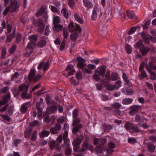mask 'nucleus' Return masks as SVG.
I'll return each mask as SVG.
<instances>
[{
    "mask_svg": "<svg viewBox=\"0 0 156 156\" xmlns=\"http://www.w3.org/2000/svg\"><path fill=\"white\" fill-rule=\"evenodd\" d=\"M146 68L148 72L150 74V77L151 79L155 80L156 79V74L153 72L152 70L156 69V66L154 64L153 62H150L148 65H147Z\"/></svg>",
    "mask_w": 156,
    "mask_h": 156,
    "instance_id": "8",
    "label": "nucleus"
},
{
    "mask_svg": "<svg viewBox=\"0 0 156 156\" xmlns=\"http://www.w3.org/2000/svg\"><path fill=\"white\" fill-rule=\"evenodd\" d=\"M107 83L105 84H103L104 85H106V87L107 89L108 90H113L115 88L114 86L112 85Z\"/></svg>",
    "mask_w": 156,
    "mask_h": 156,
    "instance_id": "47",
    "label": "nucleus"
},
{
    "mask_svg": "<svg viewBox=\"0 0 156 156\" xmlns=\"http://www.w3.org/2000/svg\"><path fill=\"white\" fill-rule=\"evenodd\" d=\"M36 70L34 69H31L29 73L28 78L29 81L34 83L37 81L41 77V75L37 74L35 75Z\"/></svg>",
    "mask_w": 156,
    "mask_h": 156,
    "instance_id": "7",
    "label": "nucleus"
},
{
    "mask_svg": "<svg viewBox=\"0 0 156 156\" xmlns=\"http://www.w3.org/2000/svg\"><path fill=\"white\" fill-rule=\"evenodd\" d=\"M83 137L82 136L76 138L73 142V151L75 152L78 151L80 147V145L83 140Z\"/></svg>",
    "mask_w": 156,
    "mask_h": 156,
    "instance_id": "10",
    "label": "nucleus"
},
{
    "mask_svg": "<svg viewBox=\"0 0 156 156\" xmlns=\"http://www.w3.org/2000/svg\"><path fill=\"white\" fill-rule=\"evenodd\" d=\"M50 134L49 131H42L40 133V136L41 137L43 138L44 137L47 136Z\"/></svg>",
    "mask_w": 156,
    "mask_h": 156,
    "instance_id": "46",
    "label": "nucleus"
},
{
    "mask_svg": "<svg viewBox=\"0 0 156 156\" xmlns=\"http://www.w3.org/2000/svg\"><path fill=\"white\" fill-rule=\"evenodd\" d=\"M40 104L38 102H37L36 107L37 109L38 112L37 117L40 119H41L42 116L43 112L42 108L40 106Z\"/></svg>",
    "mask_w": 156,
    "mask_h": 156,
    "instance_id": "22",
    "label": "nucleus"
},
{
    "mask_svg": "<svg viewBox=\"0 0 156 156\" xmlns=\"http://www.w3.org/2000/svg\"><path fill=\"white\" fill-rule=\"evenodd\" d=\"M74 17L75 20L80 24L83 23V20L80 18L79 16L77 14H75L74 15Z\"/></svg>",
    "mask_w": 156,
    "mask_h": 156,
    "instance_id": "48",
    "label": "nucleus"
},
{
    "mask_svg": "<svg viewBox=\"0 0 156 156\" xmlns=\"http://www.w3.org/2000/svg\"><path fill=\"white\" fill-rule=\"evenodd\" d=\"M107 142V139L105 138H101L100 139H98V138H94L93 139L94 144L95 145H97L98 144L100 143L98 145H103L106 143Z\"/></svg>",
    "mask_w": 156,
    "mask_h": 156,
    "instance_id": "17",
    "label": "nucleus"
},
{
    "mask_svg": "<svg viewBox=\"0 0 156 156\" xmlns=\"http://www.w3.org/2000/svg\"><path fill=\"white\" fill-rule=\"evenodd\" d=\"M57 107L56 106L51 105L48 106L47 108V111L50 114L55 113L57 111Z\"/></svg>",
    "mask_w": 156,
    "mask_h": 156,
    "instance_id": "27",
    "label": "nucleus"
},
{
    "mask_svg": "<svg viewBox=\"0 0 156 156\" xmlns=\"http://www.w3.org/2000/svg\"><path fill=\"white\" fill-rule=\"evenodd\" d=\"M24 88V86L22 84L20 85L18 87V89H16L15 91L16 95H18L20 94V92L23 91L21 94V97L22 98L26 99H29L31 98V95L27 94V89Z\"/></svg>",
    "mask_w": 156,
    "mask_h": 156,
    "instance_id": "6",
    "label": "nucleus"
},
{
    "mask_svg": "<svg viewBox=\"0 0 156 156\" xmlns=\"http://www.w3.org/2000/svg\"><path fill=\"white\" fill-rule=\"evenodd\" d=\"M49 8H50L52 12L56 13L58 15L60 14V12L59 11L57 8L55 6L52 5H49Z\"/></svg>",
    "mask_w": 156,
    "mask_h": 156,
    "instance_id": "42",
    "label": "nucleus"
},
{
    "mask_svg": "<svg viewBox=\"0 0 156 156\" xmlns=\"http://www.w3.org/2000/svg\"><path fill=\"white\" fill-rule=\"evenodd\" d=\"M31 130H30L28 131H26L24 133L25 137L26 138H29L30 137L31 134Z\"/></svg>",
    "mask_w": 156,
    "mask_h": 156,
    "instance_id": "60",
    "label": "nucleus"
},
{
    "mask_svg": "<svg viewBox=\"0 0 156 156\" xmlns=\"http://www.w3.org/2000/svg\"><path fill=\"white\" fill-rule=\"evenodd\" d=\"M126 13L128 17L130 19H133L134 18L135 15L133 11L127 10L126 12Z\"/></svg>",
    "mask_w": 156,
    "mask_h": 156,
    "instance_id": "39",
    "label": "nucleus"
},
{
    "mask_svg": "<svg viewBox=\"0 0 156 156\" xmlns=\"http://www.w3.org/2000/svg\"><path fill=\"white\" fill-rule=\"evenodd\" d=\"M16 48V45L14 44L12 45L9 50V52L10 54H12L15 51Z\"/></svg>",
    "mask_w": 156,
    "mask_h": 156,
    "instance_id": "55",
    "label": "nucleus"
},
{
    "mask_svg": "<svg viewBox=\"0 0 156 156\" xmlns=\"http://www.w3.org/2000/svg\"><path fill=\"white\" fill-rule=\"evenodd\" d=\"M66 70L68 72V76L73 75L76 73V71L73 69V66L72 65H69L66 68Z\"/></svg>",
    "mask_w": 156,
    "mask_h": 156,
    "instance_id": "24",
    "label": "nucleus"
},
{
    "mask_svg": "<svg viewBox=\"0 0 156 156\" xmlns=\"http://www.w3.org/2000/svg\"><path fill=\"white\" fill-rule=\"evenodd\" d=\"M43 117L44 118V121L46 123H48L50 125H52L54 122V120L50 118L48 114H47L46 116L44 115Z\"/></svg>",
    "mask_w": 156,
    "mask_h": 156,
    "instance_id": "26",
    "label": "nucleus"
},
{
    "mask_svg": "<svg viewBox=\"0 0 156 156\" xmlns=\"http://www.w3.org/2000/svg\"><path fill=\"white\" fill-rule=\"evenodd\" d=\"M122 78L123 79L124 81L127 84H128L129 83V76L124 72H122Z\"/></svg>",
    "mask_w": 156,
    "mask_h": 156,
    "instance_id": "41",
    "label": "nucleus"
},
{
    "mask_svg": "<svg viewBox=\"0 0 156 156\" xmlns=\"http://www.w3.org/2000/svg\"><path fill=\"white\" fill-rule=\"evenodd\" d=\"M76 77L77 80H80L82 79V73L80 71L77 72L76 74Z\"/></svg>",
    "mask_w": 156,
    "mask_h": 156,
    "instance_id": "63",
    "label": "nucleus"
},
{
    "mask_svg": "<svg viewBox=\"0 0 156 156\" xmlns=\"http://www.w3.org/2000/svg\"><path fill=\"white\" fill-rule=\"evenodd\" d=\"M96 72L100 76L103 77V79L105 78L104 76L106 73V69L104 66L101 67L96 71Z\"/></svg>",
    "mask_w": 156,
    "mask_h": 156,
    "instance_id": "21",
    "label": "nucleus"
},
{
    "mask_svg": "<svg viewBox=\"0 0 156 156\" xmlns=\"http://www.w3.org/2000/svg\"><path fill=\"white\" fill-rule=\"evenodd\" d=\"M122 82L120 80H118L115 83L114 86L115 88L118 89L121 86Z\"/></svg>",
    "mask_w": 156,
    "mask_h": 156,
    "instance_id": "56",
    "label": "nucleus"
},
{
    "mask_svg": "<svg viewBox=\"0 0 156 156\" xmlns=\"http://www.w3.org/2000/svg\"><path fill=\"white\" fill-rule=\"evenodd\" d=\"M141 107L140 105H134L130 107V110L129 112V114L132 115H134L139 112V109Z\"/></svg>",
    "mask_w": 156,
    "mask_h": 156,
    "instance_id": "13",
    "label": "nucleus"
},
{
    "mask_svg": "<svg viewBox=\"0 0 156 156\" xmlns=\"http://www.w3.org/2000/svg\"><path fill=\"white\" fill-rule=\"evenodd\" d=\"M13 110V107L12 106H8L6 111V113L10 115H12V114Z\"/></svg>",
    "mask_w": 156,
    "mask_h": 156,
    "instance_id": "53",
    "label": "nucleus"
},
{
    "mask_svg": "<svg viewBox=\"0 0 156 156\" xmlns=\"http://www.w3.org/2000/svg\"><path fill=\"white\" fill-rule=\"evenodd\" d=\"M70 146L69 143L64 144L63 146L66 147L65 154L66 156H69L71 154L72 150L70 148Z\"/></svg>",
    "mask_w": 156,
    "mask_h": 156,
    "instance_id": "20",
    "label": "nucleus"
},
{
    "mask_svg": "<svg viewBox=\"0 0 156 156\" xmlns=\"http://www.w3.org/2000/svg\"><path fill=\"white\" fill-rule=\"evenodd\" d=\"M60 21V18L58 16H53V23L55 25L58 24Z\"/></svg>",
    "mask_w": 156,
    "mask_h": 156,
    "instance_id": "37",
    "label": "nucleus"
},
{
    "mask_svg": "<svg viewBox=\"0 0 156 156\" xmlns=\"http://www.w3.org/2000/svg\"><path fill=\"white\" fill-rule=\"evenodd\" d=\"M51 29V28L48 25H47L46 26V28L44 31V34L45 35L48 36L49 35Z\"/></svg>",
    "mask_w": 156,
    "mask_h": 156,
    "instance_id": "57",
    "label": "nucleus"
},
{
    "mask_svg": "<svg viewBox=\"0 0 156 156\" xmlns=\"http://www.w3.org/2000/svg\"><path fill=\"white\" fill-rule=\"evenodd\" d=\"M78 36V33L76 32H75L73 34H72L70 35L71 40L73 41H75L77 39Z\"/></svg>",
    "mask_w": 156,
    "mask_h": 156,
    "instance_id": "45",
    "label": "nucleus"
},
{
    "mask_svg": "<svg viewBox=\"0 0 156 156\" xmlns=\"http://www.w3.org/2000/svg\"><path fill=\"white\" fill-rule=\"evenodd\" d=\"M115 145L113 143H110L108 144V147H106L104 144L98 145L96 147V150L97 152L102 153L105 151L107 152L108 154H111L113 152V149L115 148Z\"/></svg>",
    "mask_w": 156,
    "mask_h": 156,
    "instance_id": "3",
    "label": "nucleus"
},
{
    "mask_svg": "<svg viewBox=\"0 0 156 156\" xmlns=\"http://www.w3.org/2000/svg\"><path fill=\"white\" fill-rule=\"evenodd\" d=\"M22 37L21 34L18 33L16 38V41L17 44H18L20 42L22 39Z\"/></svg>",
    "mask_w": 156,
    "mask_h": 156,
    "instance_id": "49",
    "label": "nucleus"
},
{
    "mask_svg": "<svg viewBox=\"0 0 156 156\" xmlns=\"http://www.w3.org/2000/svg\"><path fill=\"white\" fill-rule=\"evenodd\" d=\"M15 37L14 35L12 34L9 33L7 34L6 37V39L5 40V42L7 43H9L11 42L12 39H13Z\"/></svg>",
    "mask_w": 156,
    "mask_h": 156,
    "instance_id": "35",
    "label": "nucleus"
},
{
    "mask_svg": "<svg viewBox=\"0 0 156 156\" xmlns=\"http://www.w3.org/2000/svg\"><path fill=\"white\" fill-rule=\"evenodd\" d=\"M68 4L70 8L72 9H73L75 5V2L74 0H67Z\"/></svg>",
    "mask_w": 156,
    "mask_h": 156,
    "instance_id": "43",
    "label": "nucleus"
},
{
    "mask_svg": "<svg viewBox=\"0 0 156 156\" xmlns=\"http://www.w3.org/2000/svg\"><path fill=\"white\" fill-rule=\"evenodd\" d=\"M30 20L36 27H38V31L40 33H43L45 27V25L43 23V20L42 18H40L37 19H35L34 17L30 18Z\"/></svg>",
    "mask_w": 156,
    "mask_h": 156,
    "instance_id": "5",
    "label": "nucleus"
},
{
    "mask_svg": "<svg viewBox=\"0 0 156 156\" xmlns=\"http://www.w3.org/2000/svg\"><path fill=\"white\" fill-rule=\"evenodd\" d=\"M92 147L88 142L87 140H85L82 145V147L81 149L79 150V152H84L87 150H90Z\"/></svg>",
    "mask_w": 156,
    "mask_h": 156,
    "instance_id": "16",
    "label": "nucleus"
},
{
    "mask_svg": "<svg viewBox=\"0 0 156 156\" xmlns=\"http://www.w3.org/2000/svg\"><path fill=\"white\" fill-rule=\"evenodd\" d=\"M83 3L87 10L92 9L93 7V4L89 0H83Z\"/></svg>",
    "mask_w": 156,
    "mask_h": 156,
    "instance_id": "23",
    "label": "nucleus"
},
{
    "mask_svg": "<svg viewBox=\"0 0 156 156\" xmlns=\"http://www.w3.org/2000/svg\"><path fill=\"white\" fill-rule=\"evenodd\" d=\"M124 127L128 131L131 132L132 134L134 136L136 135L137 133L140 132L138 127L130 122H126L124 124Z\"/></svg>",
    "mask_w": 156,
    "mask_h": 156,
    "instance_id": "4",
    "label": "nucleus"
},
{
    "mask_svg": "<svg viewBox=\"0 0 156 156\" xmlns=\"http://www.w3.org/2000/svg\"><path fill=\"white\" fill-rule=\"evenodd\" d=\"M68 131H65L63 134V139L64 140V143L67 144L69 143V140L68 138Z\"/></svg>",
    "mask_w": 156,
    "mask_h": 156,
    "instance_id": "33",
    "label": "nucleus"
},
{
    "mask_svg": "<svg viewBox=\"0 0 156 156\" xmlns=\"http://www.w3.org/2000/svg\"><path fill=\"white\" fill-rule=\"evenodd\" d=\"M141 37L146 44H147L150 42V41L152 38V36L149 34H147L144 32H142Z\"/></svg>",
    "mask_w": 156,
    "mask_h": 156,
    "instance_id": "15",
    "label": "nucleus"
},
{
    "mask_svg": "<svg viewBox=\"0 0 156 156\" xmlns=\"http://www.w3.org/2000/svg\"><path fill=\"white\" fill-rule=\"evenodd\" d=\"M37 132L36 130H34L31 137V140L32 141H35L37 137Z\"/></svg>",
    "mask_w": 156,
    "mask_h": 156,
    "instance_id": "58",
    "label": "nucleus"
},
{
    "mask_svg": "<svg viewBox=\"0 0 156 156\" xmlns=\"http://www.w3.org/2000/svg\"><path fill=\"white\" fill-rule=\"evenodd\" d=\"M100 12L99 15V16H101L102 15V12L101 9L97 5H95L92 10V13L91 14V19L92 21L95 20L97 19L98 14Z\"/></svg>",
    "mask_w": 156,
    "mask_h": 156,
    "instance_id": "9",
    "label": "nucleus"
},
{
    "mask_svg": "<svg viewBox=\"0 0 156 156\" xmlns=\"http://www.w3.org/2000/svg\"><path fill=\"white\" fill-rule=\"evenodd\" d=\"M12 27V26L10 24H8L7 26V31H5V34L7 35L8 34L11 32Z\"/></svg>",
    "mask_w": 156,
    "mask_h": 156,
    "instance_id": "61",
    "label": "nucleus"
},
{
    "mask_svg": "<svg viewBox=\"0 0 156 156\" xmlns=\"http://www.w3.org/2000/svg\"><path fill=\"white\" fill-rule=\"evenodd\" d=\"M151 50V48L148 47H145L144 46L140 51L143 55H145Z\"/></svg>",
    "mask_w": 156,
    "mask_h": 156,
    "instance_id": "34",
    "label": "nucleus"
},
{
    "mask_svg": "<svg viewBox=\"0 0 156 156\" xmlns=\"http://www.w3.org/2000/svg\"><path fill=\"white\" fill-rule=\"evenodd\" d=\"M78 110L77 108L74 109L73 111L72 116L73 118L72 126L73 127L72 132L74 134H76L79 131L80 129L82 128L83 125L80 123V119L78 118Z\"/></svg>",
    "mask_w": 156,
    "mask_h": 156,
    "instance_id": "1",
    "label": "nucleus"
},
{
    "mask_svg": "<svg viewBox=\"0 0 156 156\" xmlns=\"http://www.w3.org/2000/svg\"><path fill=\"white\" fill-rule=\"evenodd\" d=\"M68 29L70 32H74L75 30V27L72 22H70L68 24Z\"/></svg>",
    "mask_w": 156,
    "mask_h": 156,
    "instance_id": "36",
    "label": "nucleus"
},
{
    "mask_svg": "<svg viewBox=\"0 0 156 156\" xmlns=\"http://www.w3.org/2000/svg\"><path fill=\"white\" fill-rule=\"evenodd\" d=\"M119 75L118 73L115 72H113L110 74V71L107 70L105 76V78L102 79L101 81L102 84H105L109 83L110 81H116L119 78Z\"/></svg>",
    "mask_w": 156,
    "mask_h": 156,
    "instance_id": "2",
    "label": "nucleus"
},
{
    "mask_svg": "<svg viewBox=\"0 0 156 156\" xmlns=\"http://www.w3.org/2000/svg\"><path fill=\"white\" fill-rule=\"evenodd\" d=\"M9 88L8 87H3L1 90L0 92L1 94H5L8 92Z\"/></svg>",
    "mask_w": 156,
    "mask_h": 156,
    "instance_id": "64",
    "label": "nucleus"
},
{
    "mask_svg": "<svg viewBox=\"0 0 156 156\" xmlns=\"http://www.w3.org/2000/svg\"><path fill=\"white\" fill-rule=\"evenodd\" d=\"M49 144L50 148L51 150H53L55 148L56 150L60 151L61 149L60 144L56 143L54 141H51Z\"/></svg>",
    "mask_w": 156,
    "mask_h": 156,
    "instance_id": "14",
    "label": "nucleus"
},
{
    "mask_svg": "<svg viewBox=\"0 0 156 156\" xmlns=\"http://www.w3.org/2000/svg\"><path fill=\"white\" fill-rule=\"evenodd\" d=\"M43 15V16L45 21H46L48 18L47 11L45 8L44 7L40 8L36 12L35 16L38 17Z\"/></svg>",
    "mask_w": 156,
    "mask_h": 156,
    "instance_id": "11",
    "label": "nucleus"
},
{
    "mask_svg": "<svg viewBox=\"0 0 156 156\" xmlns=\"http://www.w3.org/2000/svg\"><path fill=\"white\" fill-rule=\"evenodd\" d=\"M76 60L78 62L77 66L79 68L81 69L83 68L86 66L85 64V60L81 57H78L77 58Z\"/></svg>",
    "mask_w": 156,
    "mask_h": 156,
    "instance_id": "18",
    "label": "nucleus"
},
{
    "mask_svg": "<svg viewBox=\"0 0 156 156\" xmlns=\"http://www.w3.org/2000/svg\"><path fill=\"white\" fill-rule=\"evenodd\" d=\"M61 129V125L58 123H57L55 126V128L52 127L51 128L50 131L51 133L53 134H56L58 132L60 131Z\"/></svg>",
    "mask_w": 156,
    "mask_h": 156,
    "instance_id": "19",
    "label": "nucleus"
},
{
    "mask_svg": "<svg viewBox=\"0 0 156 156\" xmlns=\"http://www.w3.org/2000/svg\"><path fill=\"white\" fill-rule=\"evenodd\" d=\"M103 130L105 132H109L112 129V126L107 124H105L103 126Z\"/></svg>",
    "mask_w": 156,
    "mask_h": 156,
    "instance_id": "32",
    "label": "nucleus"
},
{
    "mask_svg": "<svg viewBox=\"0 0 156 156\" xmlns=\"http://www.w3.org/2000/svg\"><path fill=\"white\" fill-rule=\"evenodd\" d=\"M30 103V102H28L23 103L21 105V112L22 113H25L28 110V107Z\"/></svg>",
    "mask_w": 156,
    "mask_h": 156,
    "instance_id": "29",
    "label": "nucleus"
},
{
    "mask_svg": "<svg viewBox=\"0 0 156 156\" xmlns=\"http://www.w3.org/2000/svg\"><path fill=\"white\" fill-rule=\"evenodd\" d=\"M66 41L63 40L61 44L60 47V50L61 51H62L64 49L66 45Z\"/></svg>",
    "mask_w": 156,
    "mask_h": 156,
    "instance_id": "62",
    "label": "nucleus"
},
{
    "mask_svg": "<svg viewBox=\"0 0 156 156\" xmlns=\"http://www.w3.org/2000/svg\"><path fill=\"white\" fill-rule=\"evenodd\" d=\"M121 105L118 102L114 103L112 105V108L118 109L121 106Z\"/></svg>",
    "mask_w": 156,
    "mask_h": 156,
    "instance_id": "51",
    "label": "nucleus"
},
{
    "mask_svg": "<svg viewBox=\"0 0 156 156\" xmlns=\"http://www.w3.org/2000/svg\"><path fill=\"white\" fill-rule=\"evenodd\" d=\"M100 76L96 72L94 74L93 76V78L97 81H99L101 80Z\"/></svg>",
    "mask_w": 156,
    "mask_h": 156,
    "instance_id": "59",
    "label": "nucleus"
},
{
    "mask_svg": "<svg viewBox=\"0 0 156 156\" xmlns=\"http://www.w3.org/2000/svg\"><path fill=\"white\" fill-rule=\"evenodd\" d=\"M134 46L135 48L139 49L140 51L144 46V45L143 44L142 41L139 40L134 45Z\"/></svg>",
    "mask_w": 156,
    "mask_h": 156,
    "instance_id": "30",
    "label": "nucleus"
},
{
    "mask_svg": "<svg viewBox=\"0 0 156 156\" xmlns=\"http://www.w3.org/2000/svg\"><path fill=\"white\" fill-rule=\"evenodd\" d=\"M147 148L148 151L150 153H153L155 150V147L152 142H149L147 144Z\"/></svg>",
    "mask_w": 156,
    "mask_h": 156,
    "instance_id": "28",
    "label": "nucleus"
},
{
    "mask_svg": "<svg viewBox=\"0 0 156 156\" xmlns=\"http://www.w3.org/2000/svg\"><path fill=\"white\" fill-rule=\"evenodd\" d=\"M10 2L11 4L10 12L11 13L16 12L17 9L19 7L17 0H11Z\"/></svg>",
    "mask_w": 156,
    "mask_h": 156,
    "instance_id": "12",
    "label": "nucleus"
},
{
    "mask_svg": "<svg viewBox=\"0 0 156 156\" xmlns=\"http://www.w3.org/2000/svg\"><path fill=\"white\" fill-rule=\"evenodd\" d=\"M63 26L62 25L56 24L54 26V29L56 31H60L63 28Z\"/></svg>",
    "mask_w": 156,
    "mask_h": 156,
    "instance_id": "50",
    "label": "nucleus"
},
{
    "mask_svg": "<svg viewBox=\"0 0 156 156\" xmlns=\"http://www.w3.org/2000/svg\"><path fill=\"white\" fill-rule=\"evenodd\" d=\"M125 48L128 54H130L132 51V48L131 46L128 44L125 45Z\"/></svg>",
    "mask_w": 156,
    "mask_h": 156,
    "instance_id": "54",
    "label": "nucleus"
},
{
    "mask_svg": "<svg viewBox=\"0 0 156 156\" xmlns=\"http://www.w3.org/2000/svg\"><path fill=\"white\" fill-rule=\"evenodd\" d=\"M133 100L129 98H126L123 99L122 101V103L124 105H128L131 104Z\"/></svg>",
    "mask_w": 156,
    "mask_h": 156,
    "instance_id": "31",
    "label": "nucleus"
},
{
    "mask_svg": "<svg viewBox=\"0 0 156 156\" xmlns=\"http://www.w3.org/2000/svg\"><path fill=\"white\" fill-rule=\"evenodd\" d=\"M29 40L32 42H34L37 41V37L34 35H32L29 37Z\"/></svg>",
    "mask_w": 156,
    "mask_h": 156,
    "instance_id": "52",
    "label": "nucleus"
},
{
    "mask_svg": "<svg viewBox=\"0 0 156 156\" xmlns=\"http://www.w3.org/2000/svg\"><path fill=\"white\" fill-rule=\"evenodd\" d=\"M61 13L66 18H67L68 17L69 14L68 11L65 8H63L61 10Z\"/></svg>",
    "mask_w": 156,
    "mask_h": 156,
    "instance_id": "38",
    "label": "nucleus"
},
{
    "mask_svg": "<svg viewBox=\"0 0 156 156\" xmlns=\"http://www.w3.org/2000/svg\"><path fill=\"white\" fill-rule=\"evenodd\" d=\"M10 98V94L9 92H8L6 94L3 96L2 101L4 103V104L5 105L9 101Z\"/></svg>",
    "mask_w": 156,
    "mask_h": 156,
    "instance_id": "25",
    "label": "nucleus"
},
{
    "mask_svg": "<svg viewBox=\"0 0 156 156\" xmlns=\"http://www.w3.org/2000/svg\"><path fill=\"white\" fill-rule=\"evenodd\" d=\"M46 43V41L44 39L41 40L38 42L37 45L38 47L41 48L44 46Z\"/></svg>",
    "mask_w": 156,
    "mask_h": 156,
    "instance_id": "44",
    "label": "nucleus"
},
{
    "mask_svg": "<svg viewBox=\"0 0 156 156\" xmlns=\"http://www.w3.org/2000/svg\"><path fill=\"white\" fill-rule=\"evenodd\" d=\"M144 118L140 115L138 114L136 115L135 117V121L136 122H141L143 121L144 119Z\"/></svg>",
    "mask_w": 156,
    "mask_h": 156,
    "instance_id": "40",
    "label": "nucleus"
}]
</instances>
